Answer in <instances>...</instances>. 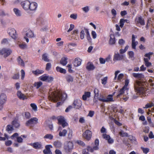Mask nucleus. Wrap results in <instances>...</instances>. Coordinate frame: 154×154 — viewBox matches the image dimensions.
I'll use <instances>...</instances> for the list:
<instances>
[{
  "instance_id": "1",
  "label": "nucleus",
  "mask_w": 154,
  "mask_h": 154,
  "mask_svg": "<svg viewBox=\"0 0 154 154\" xmlns=\"http://www.w3.org/2000/svg\"><path fill=\"white\" fill-rule=\"evenodd\" d=\"M67 97V94L62 91L57 93L53 92L48 96V98L52 101L57 102L59 100H64Z\"/></svg>"
},
{
  "instance_id": "2",
  "label": "nucleus",
  "mask_w": 154,
  "mask_h": 154,
  "mask_svg": "<svg viewBox=\"0 0 154 154\" xmlns=\"http://www.w3.org/2000/svg\"><path fill=\"white\" fill-rule=\"evenodd\" d=\"M134 88L137 93L140 94H143L146 91V88L142 85L141 82L136 81L134 84Z\"/></svg>"
},
{
  "instance_id": "3",
  "label": "nucleus",
  "mask_w": 154,
  "mask_h": 154,
  "mask_svg": "<svg viewBox=\"0 0 154 154\" xmlns=\"http://www.w3.org/2000/svg\"><path fill=\"white\" fill-rule=\"evenodd\" d=\"M153 54V52H149L144 55L145 57H147V58H144L143 59L145 65L147 67H149L152 65V63L149 61L151 59V55H152Z\"/></svg>"
},
{
  "instance_id": "4",
  "label": "nucleus",
  "mask_w": 154,
  "mask_h": 154,
  "mask_svg": "<svg viewBox=\"0 0 154 154\" xmlns=\"http://www.w3.org/2000/svg\"><path fill=\"white\" fill-rule=\"evenodd\" d=\"M57 119L58 122V124L61 125L63 128H64L66 126H67L68 125L63 116H58Z\"/></svg>"
},
{
  "instance_id": "5",
  "label": "nucleus",
  "mask_w": 154,
  "mask_h": 154,
  "mask_svg": "<svg viewBox=\"0 0 154 154\" xmlns=\"http://www.w3.org/2000/svg\"><path fill=\"white\" fill-rule=\"evenodd\" d=\"M38 123V119L36 117H33L26 122L25 125L26 126H32Z\"/></svg>"
},
{
  "instance_id": "6",
  "label": "nucleus",
  "mask_w": 154,
  "mask_h": 154,
  "mask_svg": "<svg viewBox=\"0 0 154 154\" xmlns=\"http://www.w3.org/2000/svg\"><path fill=\"white\" fill-rule=\"evenodd\" d=\"M115 92H114L113 94L109 95L106 98H105L104 97H102L101 98H98V100L102 102H109L113 101V96Z\"/></svg>"
},
{
  "instance_id": "7",
  "label": "nucleus",
  "mask_w": 154,
  "mask_h": 154,
  "mask_svg": "<svg viewBox=\"0 0 154 154\" xmlns=\"http://www.w3.org/2000/svg\"><path fill=\"white\" fill-rule=\"evenodd\" d=\"M12 52L11 50L10 49L4 48L0 50V55H3L4 57L6 58L9 56Z\"/></svg>"
},
{
  "instance_id": "8",
  "label": "nucleus",
  "mask_w": 154,
  "mask_h": 154,
  "mask_svg": "<svg viewBox=\"0 0 154 154\" xmlns=\"http://www.w3.org/2000/svg\"><path fill=\"white\" fill-rule=\"evenodd\" d=\"M39 79L43 81H46L48 83L51 82L54 80L53 77L46 75L45 74H44L40 76Z\"/></svg>"
},
{
  "instance_id": "9",
  "label": "nucleus",
  "mask_w": 154,
  "mask_h": 154,
  "mask_svg": "<svg viewBox=\"0 0 154 154\" xmlns=\"http://www.w3.org/2000/svg\"><path fill=\"white\" fill-rule=\"evenodd\" d=\"M7 32L11 37L14 39H16L17 37V35L16 30L13 28H9Z\"/></svg>"
},
{
  "instance_id": "10",
  "label": "nucleus",
  "mask_w": 154,
  "mask_h": 154,
  "mask_svg": "<svg viewBox=\"0 0 154 154\" xmlns=\"http://www.w3.org/2000/svg\"><path fill=\"white\" fill-rule=\"evenodd\" d=\"M83 137L87 140H89L92 136V133L89 130H86L82 134Z\"/></svg>"
},
{
  "instance_id": "11",
  "label": "nucleus",
  "mask_w": 154,
  "mask_h": 154,
  "mask_svg": "<svg viewBox=\"0 0 154 154\" xmlns=\"http://www.w3.org/2000/svg\"><path fill=\"white\" fill-rule=\"evenodd\" d=\"M94 145L93 147H88L87 149L88 150V152H93L94 150H98L99 149L98 146L99 145V140L98 139H96L94 141Z\"/></svg>"
},
{
  "instance_id": "12",
  "label": "nucleus",
  "mask_w": 154,
  "mask_h": 154,
  "mask_svg": "<svg viewBox=\"0 0 154 154\" xmlns=\"http://www.w3.org/2000/svg\"><path fill=\"white\" fill-rule=\"evenodd\" d=\"M73 144L72 142L69 141L65 146L64 149L66 152L68 153L70 152L73 149Z\"/></svg>"
},
{
  "instance_id": "13",
  "label": "nucleus",
  "mask_w": 154,
  "mask_h": 154,
  "mask_svg": "<svg viewBox=\"0 0 154 154\" xmlns=\"http://www.w3.org/2000/svg\"><path fill=\"white\" fill-rule=\"evenodd\" d=\"M20 5L25 10H28L29 9V6L30 5V2L28 0H25L22 2Z\"/></svg>"
},
{
  "instance_id": "14",
  "label": "nucleus",
  "mask_w": 154,
  "mask_h": 154,
  "mask_svg": "<svg viewBox=\"0 0 154 154\" xmlns=\"http://www.w3.org/2000/svg\"><path fill=\"white\" fill-rule=\"evenodd\" d=\"M135 21L136 24H139L142 26H144L145 24L144 20L141 16L136 17L135 19Z\"/></svg>"
},
{
  "instance_id": "15",
  "label": "nucleus",
  "mask_w": 154,
  "mask_h": 154,
  "mask_svg": "<svg viewBox=\"0 0 154 154\" xmlns=\"http://www.w3.org/2000/svg\"><path fill=\"white\" fill-rule=\"evenodd\" d=\"M125 56L123 54H120L118 53H115L113 56V61H120L124 59Z\"/></svg>"
},
{
  "instance_id": "16",
  "label": "nucleus",
  "mask_w": 154,
  "mask_h": 154,
  "mask_svg": "<svg viewBox=\"0 0 154 154\" xmlns=\"http://www.w3.org/2000/svg\"><path fill=\"white\" fill-rule=\"evenodd\" d=\"M58 130L60 131L59 133V135L61 137H65L67 134V131L66 129L62 130V128L61 126L59 127Z\"/></svg>"
},
{
  "instance_id": "17",
  "label": "nucleus",
  "mask_w": 154,
  "mask_h": 154,
  "mask_svg": "<svg viewBox=\"0 0 154 154\" xmlns=\"http://www.w3.org/2000/svg\"><path fill=\"white\" fill-rule=\"evenodd\" d=\"M81 101L79 100H75L73 103L74 107L75 109H79L81 107L82 105Z\"/></svg>"
},
{
  "instance_id": "18",
  "label": "nucleus",
  "mask_w": 154,
  "mask_h": 154,
  "mask_svg": "<svg viewBox=\"0 0 154 154\" xmlns=\"http://www.w3.org/2000/svg\"><path fill=\"white\" fill-rule=\"evenodd\" d=\"M135 37L134 35H132L131 46L132 49H136V46L137 45L138 42L137 41H135Z\"/></svg>"
},
{
  "instance_id": "19",
  "label": "nucleus",
  "mask_w": 154,
  "mask_h": 154,
  "mask_svg": "<svg viewBox=\"0 0 154 154\" xmlns=\"http://www.w3.org/2000/svg\"><path fill=\"white\" fill-rule=\"evenodd\" d=\"M7 101V96L5 94L2 93L0 95V103L4 104Z\"/></svg>"
},
{
  "instance_id": "20",
  "label": "nucleus",
  "mask_w": 154,
  "mask_h": 154,
  "mask_svg": "<svg viewBox=\"0 0 154 154\" xmlns=\"http://www.w3.org/2000/svg\"><path fill=\"white\" fill-rule=\"evenodd\" d=\"M81 59L78 57L76 58L74 61V65L75 67H78L81 65Z\"/></svg>"
},
{
  "instance_id": "21",
  "label": "nucleus",
  "mask_w": 154,
  "mask_h": 154,
  "mask_svg": "<svg viewBox=\"0 0 154 154\" xmlns=\"http://www.w3.org/2000/svg\"><path fill=\"white\" fill-rule=\"evenodd\" d=\"M29 10L31 11H35L37 7V4L35 2H33L30 3V5H29Z\"/></svg>"
},
{
  "instance_id": "22",
  "label": "nucleus",
  "mask_w": 154,
  "mask_h": 154,
  "mask_svg": "<svg viewBox=\"0 0 154 154\" xmlns=\"http://www.w3.org/2000/svg\"><path fill=\"white\" fill-rule=\"evenodd\" d=\"M50 146L52 147V146L50 145H48L45 146V149L43 151L44 154H52V153L50 150Z\"/></svg>"
},
{
  "instance_id": "23",
  "label": "nucleus",
  "mask_w": 154,
  "mask_h": 154,
  "mask_svg": "<svg viewBox=\"0 0 154 154\" xmlns=\"http://www.w3.org/2000/svg\"><path fill=\"white\" fill-rule=\"evenodd\" d=\"M91 92L89 91H85L84 94L82 96V98L83 100L85 101L87 100V98H89L91 96Z\"/></svg>"
},
{
  "instance_id": "24",
  "label": "nucleus",
  "mask_w": 154,
  "mask_h": 154,
  "mask_svg": "<svg viewBox=\"0 0 154 154\" xmlns=\"http://www.w3.org/2000/svg\"><path fill=\"white\" fill-rule=\"evenodd\" d=\"M132 75L134 78L139 79L144 78V75L142 73H133Z\"/></svg>"
},
{
  "instance_id": "25",
  "label": "nucleus",
  "mask_w": 154,
  "mask_h": 154,
  "mask_svg": "<svg viewBox=\"0 0 154 154\" xmlns=\"http://www.w3.org/2000/svg\"><path fill=\"white\" fill-rule=\"evenodd\" d=\"M17 95L18 98L20 99L24 100L27 99L26 96L20 91H18L17 92Z\"/></svg>"
},
{
  "instance_id": "26",
  "label": "nucleus",
  "mask_w": 154,
  "mask_h": 154,
  "mask_svg": "<svg viewBox=\"0 0 154 154\" xmlns=\"http://www.w3.org/2000/svg\"><path fill=\"white\" fill-rule=\"evenodd\" d=\"M84 29L86 33V36L87 40L89 42H91V38L90 36L88 29L85 28H84Z\"/></svg>"
},
{
  "instance_id": "27",
  "label": "nucleus",
  "mask_w": 154,
  "mask_h": 154,
  "mask_svg": "<svg viewBox=\"0 0 154 154\" xmlns=\"http://www.w3.org/2000/svg\"><path fill=\"white\" fill-rule=\"evenodd\" d=\"M12 125L14 128H17L19 127L20 124L18 122V120L16 119L14 120L11 122Z\"/></svg>"
},
{
  "instance_id": "28",
  "label": "nucleus",
  "mask_w": 154,
  "mask_h": 154,
  "mask_svg": "<svg viewBox=\"0 0 154 154\" xmlns=\"http://www.w3.org/2000/svg\"><path fill=\"white\" fill-rule=\"evenodd\" d=\"M86 68L88 71H90L94 70L95 67L92 63L89 62L88 63Z\"/></svg>"
},
{
  "instance_id": "29",
  "label": "nucleus",
  "mask_w": 154,
  "mask_h": 154,
  "mask_svg": "<svg viewBox=\"0 0 154 154\" xmlns=\"http://www.w3.org/2000/svg\"><path fill=\"white\" fill-rule=\"evenodd\" d=\"M42 59L46 62H48L50 61V60L49 59L48 54L46 53H45L42 54Z\"/></svg>"
},
{
  "instance_id": "30",
  "label": "nucleus",
  "mask_w": 154,
  "mask_h": 154,
  "mask_svg": "<svg viewBox=\"0 0 154 154\" xmlns=\"http://www.w3.org/2000/svg\"><path fill=\"white\" fill-rule=\"evenodd\" d=\"M127 89L126 88L123 87L122 88L120 89L118 94L117 95V97L119 98L125 92V90Z\"/></svg>"
},
{
  "instance_id": "31",
  "label": "nucleus",
  "mask_w": 154,
  "mask_h": 154,
  "mask_svg": "<svg viewBox=\"0 0 154 154\" xmlns=\"http://www.w3.org/2000/svg\"><path fill=\"white\" fill-rule=\"evenodd\" d=\"M54 146L56 148H60L61 147L62 143L60 141L57 140L55 141L54 143Z\"/></svg>"
},
{
  "instance_id": "32",
  "label": "nucleus",
  "mask_w": 154,
  "mask_h": 154,
  "mask_svg": "<svg viewBox=\"0 0 154 154\" xmlns=\"http://www.w3.org/2000/svg\"><path fill=\"white\" fill-rule=\"evenodd\" d=\"M68 58L66 57H63L62 58L60 61V63L63 66H65L67 63V60Z\"/></svg>"
},
{
  "instance_id": "33",
  "label": "nucleus",
  "mask_w": 154,
  "mask_h": 154,
  "mask_svg": "<svg viewBox=\"0 0 154 154\" xmlns=\"http://www.w3.org/2000/svg\"><path fill=\"white\" fill-rule=\"evenodd\" d=\"M27 136L26 135H22L20 137H17V142L19 143H21L23 142V139L22 137L26 138Z\"/></svg>"
},
{
  "instance_id": "34",
  "label": "nucleus",
  "mask_w": 154,
  "mask_h": 154,
  "mask_svg": "<svg viewBox=\"0 0 154 154\" xmlns=\"http://www.w3.org/2000/svg\"><path fill=\"white\" fill-rule=\"evenodd\" d=\"M65 79L68 82H72L73 81V78L70 75H68L65 77Z\"/></svg>"
},
{
  "instance_id": "35",
  "label": "nucleus",
  "mask_w": 154,
  "mask_h": 154,
  "mask_svg": "<svg viewBox=\"0 0 154 154\" xmlns=\"http://www.w3.org/2000/svg\"><path fill=\"white\" fill-rule=\"evenodd\" d=\"M33 147L35 149H40L42 147V145L38 142H35L33 143Z\"/></svg>"
},
{
  "instance_id": "36",
  "label": "nucleus",
  "mask_w": 154,
  "mask_h": 154,
  "mask_svg": "<svg viewBox=\"0 0 154 154\" xmlns=\"http://www.w3.org/2000/svg\"><path fill=\"white\" fill-rule=\"evenodd\" d=\"M56 70L57 72H59L65 74L66 72L65 69L60 67L58 66H57L56 67Z\"/></svg>"
},
{
  "instance_id": "37",
  "label": "nucleus",
  "mask_w": 154,
  "mask_h": 154,
  "mask_svg": "<svg viewBox=\"0 0 154 154\" xmlns=\"http://www.w3.org/2000/svg\"><path fill=\"white\" fill-rule=\"evenodd\" d=\"M32 73L35 75H37L39 74L43 73L44 71L42 70H40L39 69H37L35 70H33L32 71Z\"/></svg>"
},
{
  "instance_id": "38",
  "label": "nucleus",
  "mask_w": 154,
  "mask_h": 154,
  "mask_svg": "<svg viewBox=\"0 0 154 154\" xmlns=\"http://www.w3.org/2000/svg\"><path fill=\"white\" fill-rule=\"evenodd\" d=\"M14 130L13 126L12 125H8L7 126L6 130L8 133L11 132Z\"/></svg>"
},
{
  "instance_id": "39",
  "label": "nucleus",
  "mask_w": 154,
  "mask_h": 154,
  "mask_svg": "<svg viewBox=\"0 0 154 154\" xmlns=\"http://www.w3.org/2000/svg\"><path fill=\"white\" fill-rule=\"evenodd\" d=\"M26 35L28 37L31 38L35 36L33 32L31 30H29L26 33Z\"/></svg>"
},
{
  "instance_id": "40",
  "label": "nucleus",
  "mask_w": 154,
  "mask_h": 154,
  "mask_svg": "<svg viewBox=\"0 0 154 154\" xmlns=\"http://www.w3.org/2000/svg\"><path fill=\"white\" fill-rule=\"evenodd\" d=\"M13 11L15 14L17 16H21V13L20 11L18 8H14L13 9Z\"/></svg>"
},
{
  "instance_id": "41",
  "label": "nucleus",
  "mask_w": 154,
  "mask_h": 154,
  "mask_svg": "<svg viewBox=\"0 0 154 154\" xmlns=\"http://www.w3.org/2000/svg\"><path fill=\"white\" fill-rule=\"evenodd\" d=\"M17 61L20 65L22 66H24V63L23 61L20 58V56H19L18 57L17 59Z\"/></svg>"
},
{
  "instance_id": "42",
  "label": "nucleus",
  "mask_w": 154,
  "mask_h": 154,
  "mask_svg": "<svg viewBox=\"0 0 154 154\" xmlns=\"http://www.w3.org/2000/svg\"><path fill=\"white\" fill-rule=\"evenodd\" d=\"M42 85V83L41 82H35L34 84V86L36 87L37 89H38Z\"/></svg>"
},
{
  "instance_id": "43",
  "label": "nucleus",
  "mask_w": 154,
  "mask_h": 154,
  "mask_svg": "<svg viewBox=\"0 0 154 154\" xmlns=\"http://www.w3.org/2000/svg\"><path fill=\"white\" fill-rule=\"evenodd\" d=\"M128 46L127 45L125 47L124 49H120L119 50V53L120 54H122L125 53L128 50Z\"/></svg>"
},
{
  "instance_id": "44",
  "label": "nucleus",
  "mask_w": 154,
  "mask_h": 154,
  "mask_svg": "<svg viewBox=\"0 0 154 154\" xmlns=\"http://www.w3.org/2000/svg\"><path fill=\"white\" fill-rule=\"evenodd\" d=\"M53 138V136L51 134H47L44 137V139H48L50 140H52Z\"/></svg>"
},
{
  "instance_id": "45",
  "label": "nucleus",
  "mask_w": 154,
  "mask_h": 154,
  "mask_svg": "<svg viewBox=\"0 0 154 154\" xmlns=\"http://www.w3.org/2000/svg\"><path fill=\"white\" fill-rule=\"evenodd\" d=\"M94 97H98L99 96V91L97 88H95L94 91Z\"/></svg>"
},
{
  "instance_id": "46",
  "label": "nucleus",
  "mask_w": 154,
  "mask_h": 154,
  "mask_svg": "<svg viewBox=\"0 0 154 154\" xmlns=\"http://www.w3.org/2000/svg\"><path fill=\"white\" fill-rule=\"evenodd\" d=\"M116 40L114 37L113 36V38H112L110 36V38L109 40V44L110 45H112L115 43Z\"/></svg>"
},
{
  "instance_id": "47",
  "label": "nucleus",
  "mask_w": 154,
  "mask_h": 154,
  "mask_svg": "<svg viewBox=\"0 0 154 154\" xmlns=\"http://www.w3.org/2000/svg\"><path fill=\"white\" fill-rule=\"evenodd\" d=\"M119 134L122 137H128V133L126 132H124L123 131H121L120 132H119Z\"/></svg>"
},
{
  "instance_id": "48",
  "label": "nucleus",
  "mask_w": 154,
  "mask_h": 154,
  "mask_svg": "<svg viewBox=\"0 0 154 154\" xmlns=\"http://www.w3.org/2000/svg\"><path fill=\"white\" fill-rule=\"evenodd\" d=\"M154 106V104L153 103H148L146 104L145 107H144V108H151Z\"/></svg>"
},
{
  "instance_id": "49",
  "label": "nucleus",
  "mask_w": 154,
  "mask_h": 154,
  "mask_svg": "<svg viewBox=\"0 0 154 154\" xmlns=\"http://www.w3.org/2000/svg\"><path fill=\"white\" fill-rule=\"evenodd\" d=\"M85 35V34L84 30H82L80 33V37L81 40H82L84 38Z\"/></svg>"
},
{
  "instance_id": "50",
  "label": "nucleus",
  "mask_w": 154,
  "mask_h": 154,
  "mask_svg": "<svg viewBox=\"0 0 154 154\" xmlns=\"http://www.w3.org/2000/svg\"><path fill=\"white\" fill-rule=\"evenodd\" d=\"M67 67H68V71L70 73L73 72L74 71L72 69V65L71 64H69L67 66Z\"/></svg>"
},
{
  "instance_id": "51",
  "label": "nucleus",
  "mask_w": 154,
  "mask_h": 154,
  "mask_svg": "<svg viewBox=\"0 0 154 154\" xmlns=\"http://www.w3.org/2000/svg\"><path fill=\"white\" fill-rule=\"evenodd\" d=\"M108 78L107 77H105L103 79H101V83L102 84L105 85L107 83Z\"/></svg>"
},
{
  "instance_id": "52",
  "label": "nucleus",
  "mask_w": 154,
  "mask_h": 154,
  "mask_svg": "<svg viewBox=\"0 0 154 154\" xmlns=\"http://www.w3.org/2000/svg\"><path fill=\"white\" fill-rule=\"evenodd\" d=\"M51 65L50 63H48L46 64L45 67V70L47 71H49L51 69Z\"/></svg>"
},
{
  "instance_id": "53",
  "label": "nucleus",
  "mask_w": 154,
  "mask_h": 154,
  "mask_svg": "<svg viewBox=\"0 0 154 154\" xmlns=\"http://www.w3.org/2000/svg\"><path fill=\"white\" fill-rule=\"evenodd\" d=\"M141 149L142 150L143 152L145 154H147L149 152V149L147 148H144L143 147H141Z\"/></svg>"
},
{
  "instance_id": "54",
  "label": "nucleus",
  "mask_w": 154,
  "mask_h": 154,
  "mask_svg": "<svg viewBox=\"0 0 154 154\" xmlns=\"http://www.w3.org/2000/svg\"><path fill=\"white\" fill-rule=\"evenodd\" d=\"M30 106L32 107V109L35 111H37V106L34 103H31Z\"/></svg>"
},
{
  "instance_id": "55",
  "label": "nucleus",
  "mask_w": 154,
  "mask_h": 154,
  "mask_svg": "<svg viewBox=\"0 0 154 154\" xmlns=\"http://www.w3.org/2000/svg\"><path fill=\"white\" fill-rule=\"evenodd\" d=\"M1 43L2 44H8L9 43H8V39L4 38H3L1 41Z\"/></svg>"
},
{
  "instance_id": "56",
  "label": "nucleus",
  "mask_w": 154,
  "mask_h": 154,
  "mask_svg": "<svg viewBox=\"0 0 154 154\" xmlns=\"http://www.w3.org/2000/svg\"><path fill=\"white\" fill-rule=\"evenodd\" d=\"M76 143L82 146H84L85 145V144L82 141L80 140H77L76 142Z\"/></svg>"
},
{
  "instance_id": "57",
  "label": "nucleus",
  "mask_w": 154,
  "mask_h": 154,
  "mask_svg": "<svg viewBox=\"0 0 154 154\" xmlns=\"http://www.w3.org/2000/svg\"><path fill=\"white\" fill-rule=\"evenodd\" d=\"M128 137H129V139L131 141L133 142H134V143H135L136 140L135 137L131 135H129Z\"/></svg>"
},
{
  "instance_id": "58",
  "label": "nucleus",
  "mask_w": 154,
  "mask_h": 154,
  "mask_svg": "<svg viewBox=\"0 0 154 154\" xmlns=\"http://www.w3.org/2000/svg\"><path fill=\"white\" fill-rule=\"evenodd\" d=\"M21 79L23 80L25 76V72L23 69L21 70L20 71Z\"/></svg>"
},
{
  "instance_id": "59",
  "label": "nucleus",
  "mask_w": 154,
  "mask_h": 154,
  "mask_svg": "<svg viewBox=\"0 0 154 154\" xmlns=\"http://www.w3.org/2000/svg\"><path fill=\"white\" fill-rule=\"evenodd\" d=\"M125 19H121L120 20V26L122 28L124 25L125 23Z\"/></svg>"
},
{
  "instance_id": "60",
  "label": "nucleus",
  "mask_w": 154,
  "mask_h": 154,
  "mask_svg": "<svg viewBox=\"0 0 154 154\" xmlns=\"http://www.w3.org/2000/svg\"><path fill=\"white\" fill-rule=\"evenodd\" d=\"M19 46L21 49H24L26 47L27 45L25 44L22 43V44H19Z\"/></svg>"
},
{
  "instance_id": "61",
  "label": "nucleus",
  "mask_w": 154,
  "mask_h": 154,
  "mask_svg": "<svg viewBox=\"0 0 154 154\" xmlns=\"http://www.w3.org/2000/svg\"><path fill=\"white\" fill-rule=\"evenodd\" d=\"M128 54L130 58H133L134 56V53L133 51H131L128 52Z\"/></svg>"
},
{
  "instance_id": "62",
  "label": "nucleus",
  "mask_w": 154,
  "mask_h": 154,
  "mask_svg": "<svg viewBox=\"0 0 154 154\" xmlns=\"http://www.w3.org/2000/svg\"><path fill=\"white\" fill-rule=\"evenodd\" d=\"M25 116L26 119H29L31 117L30 113L28 112H26L25 113Z\"/></svg>"
},
{
  "instance_id": "63",
  "label": "nucleus",
  "mask_w": 154,
  "mask_h": 154,
  "mask_svg": "<svg viewBox=\"0 0 154 154\" xmlns=\"http://www.w3.org/2000/svg\"><path fill=\"white\" fill-rule=\"evenodd\" d=\"M82 9L85 13L88 12L89 10V7L88 6L82 8Z\"/></svg>"
},
{
  "instance_id": "64",
  "label": "nucleus",
  "mask_w": 154,
  "mask_h": 154,
  "mask_svg": "<svg viewBox=\"0 0 154 154\" xmlns=\"http://www.w3.org/2000/svg\"><path fill=\"white\" fill-rule=\"evenodd\" d=\"M125 41L122 39L119 40L118 43L120 45H123L125 43Z\"/></svg>"
}]
</instances>
